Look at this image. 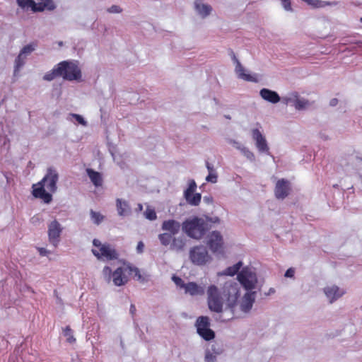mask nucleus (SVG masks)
Here are the masks:
<instances>
[{
	"instance_id": "nucleus-29",
	"label": "nucleus",
	"mask_w": 362,
	"mask_h": 362,
	"mask_svg": "<svg viewBox=\"0 0 362 362\" xmlns=\"http://www.w3.org/2000/svg\"><path fill=\"white\" fill-rule=\"evenodd\" d=\"M117 209L119 215L124 216L127 214L128 209V204L126 202H122L121 199H117Z\"/></svg>"
},
{
	"instance_id": "nucleus-24",
	"label": "nucleus",
	"mask_w": 362,
	"mask_h": 362,
	"mask_svg": "<svg viewBox=\"0 0 362 362\" xmlns=\"http://www.w3.org/2000/svg\"><path fill=\"white\" fill-rule=\"evenodd\" d=\"M194 7L199 14L201 15L203 18L209 16L212 10L211 6L202 4L201 0H196L194 1Z\"/></svg>"
},
{
	"instance_id": "nucleus-9",
	"label": "nucleus",
	"mask_w": 362,
	"mask_h": 362,
	"mask_svg": "<svg viewBox=\"0 0 362 362\" xmlns=\"http://www.w3.org/2000/svg\"><path fill=\"white\" fill-rule=\"evenodd\" d=\"M197 185L194 180H191L187 189L185 191L184 196L187 203L192 206H198L201 202L200 193H195Z\"/></svg>"
},
{
	"instance_id": "nucleus-49",
	"label": "nucleus",
	"mask_w": 362,
	"mask_h": 362,
	"mask_svg": "<svg viewBox=\"0 0 362 362\" xmlns=\"http://www.w3.org/2000/svg\"><path fill=\"white\" fill-rule=\"evenodd\" d=\"M338 103V100L337 98H333L330 100L329 105L331 106H336Z\"/></svg>"
},
{
	"instance_id": "nucleus-26",
	"label": "nucleus",
	"mask_w": 362,
	"mask_h": 362,
	"mask_svg": "<svg viewBox=\"0 0 362 362\" xmlns=\"http://www.w3.org/2000/svg\"><path fill=\"white\" fill-rule=\"evenodd\" d=\"M25 59V56L20 52L15 60L14 75H17L20 69L24 66Z\"/></svg>"
},
{
	"instance_id": "nucleus-44",
	"label": "nucleus",
	"mask_w": 362,
	"mask_h": 362,
	"mask_svg": "<svg viewBox=\"0 0 362 362\" xmlns=\"http://www.w3.org/2000/svg\"><path fill=\"white\" fill-rule=\"evenodd\" d=\"M294 273H295V270L293 268H289L286 270V273H285V276L286 277H293L294 276Z\"/></svg>"
},
{
	"instance_id": "nucleus-39",
	"label": "nucleus",
	"mask_w": 362,
	"mask_h": 362,
	"mask_svg": "<svg viewBox=\"0 0 362 362\" xmlns=\"http://www.w3.org/2000/svg\"><path fill=\"white\" fill-rule=\"evenodd\" d=\"M217 174L216 173H210L206 177V180L209 182L216 183L217 182Z\"/></svg>"
},
{
	"instance_id": "nucleus-27",
	"label": "nucleus",
	"mask_w": 362,
	"mask_h": 362,
	"mask_svg": "<svg viewBox=\"0 0 362 362\" xmlns=\"http://www.w3.org/2000/svg\"><path fill=\"white\" fill-rule=\"evenodd\" d=\"M185 242L182 238H174L170 245V249L176 251H181L184 249Z\"/></svg>"
},
{
	"instance_id": "nucleus-7",
	"label": "nucleus",
	"mask_w": 362,
	"mask_h": 362,
	"mask_svg": "<svg viewBox=\"0 0 362 362\" xmlns=\"http://www.w3.org/2000/svg\"><path fill=\"white\" fill-rule=\"evenodd\" d=\"M197 332L206 341H211L215 338V332L210 329V320L207 316L199 317L195 323Z\"/></svg>"
},
{
	"instance_id": "nucleus-37",
	"label": "nucleus",
	"mask_w": 362,
	"mask_h": 362,
	"mask_svg": "<svg viewBox=\"0 0 362 362\" xmlns=\"http://www.w3.org/2000/svg\"><path fill=\"white\" fill-rule=\"evenodd\" d=\"M172 280L177 286L180 287V288H185L187 284H185L180 277L173 275L172 276Z\"/></svg>"
},
{
	"instance_id": "nucleus-5",
	"label": "nucleus",
	"mask_w": 362,
	"mask_h": 362,
	"mask_svg": "<svg viewBox=\"0 0 362 362\" xmlns=\"http://www.w3.org/2000/svg\"><path fill=\"white\" fill-rule=\"evenodd\" d=\"M58 73L68 81L80 80L81 71L76 62L63 61L58 64Z\"/></svg>"
},
{
	"instance_id": "nucleus-46",
	"label": "nucleus",
	"mask_w": 362,
	"mask_h": 362,
	"mask_svg": "<svg viewBox=\"0 0 362 362\" xmlns=\"http://www.w3.org/2000/svg\"><path fill=\"white\" fill-rule=\"evenodd\" d=\"M34 356L31 354H28V356H25V359L23 360V362H34L31 359L33 358Z\"/></svg>"
},
{
	"instance_id": "nucleus-47",
	"label": "nucleus",
	"mask_w": 362,
	"mask_h": 362,
	"mask_svg": "<svg viewBox=\"0 0 362 362\" xmlns=\"http://www.w3.org/2000/svg\"><path fill=\"white\" fill-rule=\"evenodd\" d=\"M39 252L42 256L47 255L49 253V252L45 248H40Z\"/></svg>"
},
{
	"instance_id": "nucleus-33",
	"label": "nucleus",
	"mask_w": 362,
	"mask_h": 362,
	"mask_svg": "<svg viewBox=\"0 0 362 362\" xmlns=\"http://www.w3.org/2000/svg\"><path fill=\"white\" fill-rule=\"evenodd\" d=\"M64 337H66V341L69 343H74L76 341V339L73 335V331L69 326H66L63 331Z\"/></svg>"
},
{
	"instance_id": "nucleus-52",
	"label": "nucleus",
	"mask_w": 362,
	"mask_h": 362,
	"mask_svg": "<svg viewBox=\"0 0 362 362\" xmlns=\"http://www.w3.org/2000/svg\"><path fill=\"white\" fill-rule=\"evenodd\" d=\"M250 156H251L252 157H254V155H253V153H252L250 152Z\"/></svg>"
},
{
	"instance_id": "nucleus-36",
	"label": "nucleus",
	"mask_w": 362,
	"mask_h": 362,
	"mask_svg": "<svg viewBox=\"0 0 362 362\" xmlns=\"http://www.w3.org/2000/svg\"><path fill=\"white\" fill-rule=\"evenodd\" d=\"M144 214L145 217L150 221H153L157 218L156 213L153 209L147 208Z\"/></svg>"
},
{
	"instance_id": "nucleus-30",
	"label": "nucleus",
	"mask_w": 362,
	"mask_h": 362,
	"mask_svg": "<svg viewBox=\"0 0 362 362\" xmlns=\"http://www.w3.org/2000/svg\"><path fill=\"white\" fill-rule=\"evenodd\" d=\"M173 236L172 234L163 233L158 235V239L163 245L168 246L172 243Z\"/></svg>"
},
{
	"instance_id": "nucleus-17",
	"label": "nucleus",
	"mask_w": 362,
	"mask_h": 362,
	"mask_svg": "<svg viewBox=\"0 0 362 362\" xmlns=\"http://www.w3.org/2000/svg\"><path fill=\"white\" fill-rule=\"evenodd\" d=\"M259 95L262 99L273 104L279 103L281 100L280 96L276 91L268 88L261 89Z\"/></svg>"
},
{
	"instance_id": "nucleus-3",
	"label": "nucleus",
	"mask_w": 362,
	"mask_h": 362,
	"mask_svg": "<svg viewBox=\"0 0 362 362\" xmlns=\"http://www.w3.org/2000/svg\"><path fill=\"white\" fill-rule=\"evenodd\" d=\"M182 230L189 237L199 240L209 230V226L204 218L194 217L183 222Z\"/></svg>"
},
{
	"instance_id": "nucleus-45",
	"label": "nucleus",
	"mask_w": 362,
	"mask_h": 362,
	"mask_svg": "<svg viewBox=\"0 0 362 362\" xmlns=\"http://www.w3.org/2000/svg\"><path fill=\"white\" fill-rule=\"evenodd\" d=\"M206 167L209 171V173H216V170L214 168V166L211 163H209L208 161L206 162Z\"/></svg>"
},
{
	"instance_id": "nucleus-12",
	"label": "nucleus",
	"mask_w": 362,
	"mask_h": 362,
	"mask_svg": "<svg viewBox=\"0 0 362 362\" xmlns=\"http://www.w3.org/2000/svg\"><path fill=\"white\" fill-rule=\"evenodd\" d=\"M291 187L290 183L285 179L279 180L275 186L274 194L276 199H284L290 193Z\"/></svg>"
},
{
	"instance_id": "nucleus-10",
	"label": "nucleus",
	"mask_w": 362,
	"mask_h": 362,
	"mask_svg": "<svg viewBox=\"0 0 362 362\" xmlns=\"http://www.w3.org/2000/svg\"><path fill=\"white\" fill-rule=\"evenodd\" d=\"M127 263L124 262L123 266L117 268L112 274L113 284L117 286H124L129 281L127 274Z\"/></svg>"
},
{
	"instance_id": "nucleus-50",
	"label": "nucleus",
	"mask_w": 362,
	"mask_h": 362,
	"mask_svg": "<svg viewBox=\"0 0 362 362\" xmlns=\"http://www.w3.org/2000/svg\"><path fill=\"white\" fill-rule=\"evenodd\" d=\"M130 313L132 315H134L135 313H136V307L134 304H132L131 306H130Z\"/></svg>"
},
{
	"instance_id": "nucleus-48",
	"label": "nucleus",
	"mask_w": 362,
	"mask_h": 362,
	"mask_svg": "<svg viewBox=\"0 0 362 362\" xmlns=\"http://www.w3.org/2000/svg\"><path fill=\"white\" fill-rule=\"evenodd\" d=\"M214 358V356L211 354H207L206 355V360L208 362L213 361Z\"/></svg>"
},
{
	"instance_id": "nucleus-51",
	"label": "nucleus",
	"mask_w": 362,
	"mask_h": 362,
	"mask_svg": "<svg viewBox=\"0 0 362 362\" xmlns=\"http://www.w3.org/2000/svg\"><path fill=\"white\" fill-rule=\"evenodd\" d=\"M139 209H140L141 210L142 209V205L141 204H139Z\"/></svg>"
},
{
	"instance_id": "nucleus-23",
	"label": "nucleus",
	"mask_w": 362,
	"mask_h": 362,
	"mask_svg": "<svg viewBox=\"0 0 362 362\" xmlns=\"http://www.w3.org/2000/svg\"><path fill=\"white\" fill-rule=\"evenodd\" d=\"M87 175L95 187H100L103 185L102 175L91 168L86 169Z\"/></svg>"
},
{
	"instance_id": "nucleus-43",
	"label": "nucleus",
	"mask_w": 362,
	"mask_h": 362,
	"mask_svg": "<svg viewBox=\"0 0 362 362\" xmlns=\"http://www.w3.org/2000/svg\"><path fill=\"white\" fill-rule=\"evenodd\" d=\"M144 244L142 241H139L136 246V250L138 253H142L144 252Z\"/></svg>"
},
{
	"instance_id": "nucleus-35",
	"label": "nucleus",
	"mask_w": 362,
	"mask_h": 362,
	"mask_svg": "<svg viewBox=\"0 0 362 362\" xmlns=\"http://www.w3.org/2000/svg\"><path fill=\"white\" fill-rule=\"evenodd\" d=\"M35 45L33 44H29L25 46H24L22 49L21 50V53H22L25 57L28 54H30L32 52L35 50Z\"/></svg>"
},
{
	"instance_id": "nucleus-21",
	"label": "nucleus",
	"mask_w": 362,
	"mask_h": 362,
	"mask_svg": "<svg viewBox=\"0 0 362 362\" xmlns=\"http://www.w3.org/2000/svg\"><path fill=\"white\" fill-rule=\"evenodd\" d=\"M185 292L191 296H202L204 293V289L194 282H189L186 284Z\"/></svg>"
},
{
	"instance_id": "nucleus-28",
	"label": "nucleus",
	"mask_w": 362,
	"mask_h": 362,
	"mask_svg": "<svg viewBox=\"0 0 362 362\" xmlns=\"http://www.w3.org/2000/svg\"><path fill=\"white\" fill-rule=\"evenodd\" d=\"M241 267L242 262H238L235 264L226 269L225 271L223 272V274L233 276L238 272Z\"/></svg>"
},
{
	"instance_id": "nucleus-22",
	"label": "nucleus",
	"mask_w": 362,
	"mask_h": 362,
	"mask_svg": "<svg viewBox=\"0 0 362 362\" xmlns=\"http://www.w3.org/2000/svg\"><path fill=\"white\" fill-rule=\"evenodd\" d=\"M55 8L54 3L52 0H40V2H35V6L33 12L43 11L44 10L53 11Z\"/></svg>"
},
{
	"instance_id": "nucleus-42",
	"label": "nucleus",
	"mask_w": 362,
	"mask_h": 362,
	"mask_svg": "<svg viewBox=\"0 0 362 362\" xmlns=\"http://www.w3.org/2000/svg\"><path fill=\"white\" fill-rule=\"evenodd\" d=\"M107 11L110 13H120L122 9L118 6L113 5Z\"/></svg>"
},
{
	"instance_id": "nucleus-16",
	"label": "nucleus",
	"mask_w": 362,
	"mask_h": 362,
	"mask_svg": "<svg viewBox=\"0 0 362 362\" xmlns=\"http://www.w3.org/2000/svg\"><path fill=\"white\" fill-rule=\"evenodd\" d=\"M161 228L163 230L168 231V233L175 235L180 231V224L175 220L169 219L163 222Z\"/></svg>"
},
{
	"instance_id": "nucleus-1",
	"label": "nucleus",
	"mask_w": 362,
	"mask_h": 362,
	"mask_svg": "<svg viewBox=\"0 0 362 362\" xmlns=\"http://www.w3.org/2000/svg\"><path fill=\"white\" fill-rule=\"evenodd\" d=\"M207 303L210 310L220 313L223 310V302L231 310L237 304L240 296L238 284L235 281H227L224 284L221 293L215 285H211L207 289Z\"/></svg>"
},
{
	"instance_id": "nucleus-40",
	"label": "nucleus",
	"mask_w": 362,
	"mask_h": 362,
	"mask_svg": "<svg viewBox=\"0 0 362 362\" xmlns=\"http://www.w3.org/2000/svg\"><path fill=\"white\" fill-rule=\"evenodd\" d=\"M281 4L285 10L288 11H292L291 0H281Z\"/></svg>"
},
{
	"instance_id": "nucleus-4",
	"label": "nucleus",
	"mask_w": 362,
	"mask_h": 362,
	"mask_svg": "<svg viewBox=\"0 0 362 362\" xmlns=\"http://www.w3.org/2000/svg\"><path fill=\"white\" fill-rule=\"evenodd\" d=\"M93 245L94 247L91 250V252L98 259L112 261L119 258L118 251L115 246L108 243H102L98 239H94Z\"/></svg>"
},
{
	"instance_id": "nucleus-41",
	"label": "nucleus",
	"mask_w": 362,
	"mask_h": 362,
	"mask_svg": "<svg viewBox=\"0 0 362 362\" xmlns=\"http://www.w3.org/2000/svg\"><path fill=\"white\" fill-rule=\"evenodd\" d=\"M71 116L76 119V120L81 124L86 126V122L83 119V117L77 114H71Z\"/></svg>"
},
{
	"instance_id": "nucleus-31",
	"label": "nucleus",
	"mask_w": 362,
	"mask_h": 362,
	"mask_svg": "<svg viewBox=\"0 0 362 362\" xmlns=\"http://www.w3.org/2000/svg\"><path fill=\"white\" fill-rule=\"evenodd\" d=\"M17 4L22 8H30L33 11L35 6V1L33 0H17Z\"/></svg>"
},
{
	"instance_id": "nucleus-38",
	"label": "nucleus",
	"mask_w": 362,
	"mask_h": 362,
	"mask_svg": "<svg viewBox=\"0 0 362 362\" xmlns=\"http://www.w3.org/2000/svg\"><path fill=\"white\" fill-rule=\"evenodd\" d=\"M112 269H110V267L108 266H105L104 267L103 269V274L104 276V277L107 280V281H110L111 277H112Z\"/></svg>"
},
{
	"instance_id": "nucleus-14",
	"label": "nucleus",
	"mask_w": 362,
	"mask_h": 362,
	"mask_svg": "<svg viewBox=\"0 0 362 362\" xmlns=\"http://www.w3.org/2000/svg\"><path fill=\"white\" fill-rule=\"evenodd\" d=\"M233 59L236 63L235 71L238 75V77L246 81L257 82L256 77L245 73L244 67L241 65L238 59L236 58L235 54L232 51Z\"/></svg>"
},
{
	"instance_id": "nucleus-20",
	"label": "nucleus",
	"mask_w": 362,
	"mask_h": 362,
	"mask_svg": "<svg viewBox=\"0 0 362 362\" xmlns=\"http://www.w3.org/2000/svg\"><path fill=\"white\" fill-rule=\"evenodd\" d=\"M293 98H287L286 103H290V102L293 103V106L298 110H300L305 108L309 104V102L308 100H305L303 98H300L298 97V94L297 93H293Z\"/></svg>"
},
{
	"instance_id": "nucleus-6",
	"label": "nucleus",
	"mask_w": 362,
	"mask_h": 362,
	"mask_svg": "<svg viewBox=\"0 0 362 362\" xmlns=\"http://www.w3.org/2000/svg\"><path fill=\"white\" fill-rule=\"evenodd\" d=\"M189 259L197 266H204L211 262L212 257L204 245H199L192 247L189 252Z\"/></svg>"
},
{
	"instance_id": "nucleus-32",
	"label": "nucleus",
	"mask_w": 362,
	"mask_h": 362,
	"mask_svg": "<svg viewBox=\"0 0 362 362\" xmlns=\"http://www.w3.org/2000/svg\"><path fill=\"white\" fill-rule=\"evenodd\" d=\"M58 64L55 66L52 71L46 73L43 76V79L45 81H52L57 76H60L59 74L57 71Z\"/></svg>"
},
{
	"instance_id": "nucleus-8",
	"label": "nucleus",
	"mask_w": 362,
	"mask_h": 362,
	"mask_svg": "<svg viewBox=\"0 0 362 362\" xmlns=\"http://www.w3.org/2000/svg\"><path fill=\"white\" fill-rule=\"evenodd\" d=\"M206 245L214 254L224 253V241L218 231H212L206 238Z\"/></svg>"
},
{
	"instance_id": "nucleus-25",
	"label": "nucleus",
	"mask_w": 362,
	"mask_h": 362,
	"mask_svg": "<svg viewBox=\"0 0 362 362\" xmlns=\"http://www.w3.org/2000/svg\"><path fill=\"white\" fill-rule=\"evenodd\" d=\"M127 267L128 275H132L134 279L141 282H144L146 281V277L141 274L139 268L132 265L129 263H127Z\"/></svg>"
},
{
	"instance_id": "nucleus-2",
	"label": "nucleus",
	"mask_w": 362,
	"mask_h": 362,
	"mask_svg": "<svg viewBox=\"0 0 362 362\" xmlns=\"http://www.w3.org/2000/svg\"><path fill=\"white\" fill-rule=\"evenodd\" d=\"M58 180L57 171L52 167L49 168L44 177L37 183L33 185V196L42 199L45 204H49L52 201V194L57 189Z\"/></svg>"
},
{
	"instance_id": "nucleus-19",
	"label": "nucleus",
	"mask_w": 362,
	"mask_h": 362,
	"mask_svg": "<svg viewBox=\"0 0 362 362\" xmlns=\"http://www.w3.org/2000/svg\"><path fill=\"white\" fill-rule=\"evenodd\" d=\"M324 292L330 303L336 300L344 293V291H341L337 286H327L325 288Z\"/></svg>"
},
{
	"instance_id": "nucleus-34",
	"label": "nucleus",
	"mask_w": 362,
	"mask_h": 362,
	"mask_svg": "<svg viewBox=\"0 0 362 362\" xmlns=\"http://www.w3.org/2000/svg\"><path fill=\"white\" fill-rule=\"evenodd\" d=\"M90 216L93 221L97 225L100 224L104 219V216L102 214L93 210H90Z\"/></svg>"
},
{
	"instance_id": "nucleus-15",
	"label": "nucleus",
	"mask_w": 362,
	"mask_h": 362,
	"mask_svg": "<svg viewBox=\"0 0 362 362\" xmlns=\"http://www.w3.org/2000/svg\"><path fill=\"white\" fill-rule=\"evenodd\" d=\"M255 300V292H247L243 297L240 302V309L244 313L249 312Z\"/></svg>"
},
{
	"instance_id": "nucleus-18",
	"label": "nucleus",
	"mask_w": 362,
	"mask_h": 362,
	"mask_svg": "<svg viewBox=\"0 0 362 362\" xmlns=\"http://www.w3.org/2000/svg\"><path fill=\"white\" fill-rule=\"evenodd\" d=\"M251 274L243 270L238 274L239 282L246 290H251L255 287V283L250 279Z\"/></svg>"
},
{
	"instance_id": "nucleus-11",
	"label": "nucleus",
	"mask_w": 362,
	"mask_h": 362,
	"mask_svg": "<svg viewBox=\"0 0 362 362\" xmlns=\"http://www.w3.org/2000/svg\"><path fill=\"white\" fill-rule=\"evenodd\" d=\"M62 228L59 223L54 220L48 226V236L49 242L56 247L59 242Z\"/></svg>"
},
{
	"instance_id": "nucleus-13",
	"label": "nucleus",
	"mask_w": 362,
	"mask_h": 362,
	"mask_svg": "<svg viewBox=\"0 0 362 362\" xmlns=\"http://www.w3.org/2000/svg\"><path fill=\"white\" fill-rule=\"evenodd\" d=\"M252 139L255 141L256 147L260 152H268L269 147L265 137L262 135L258 129H253L252 130Z\"/></svg>"
},
{
	"instance_id": "nucleus-53",
	"label": "nucleus",
	"mask_w": 362,
	"mask_h": 362,
	"mask_svg": "<svg viewBox=\"0 0 362 362\" xmlns=\"http://www.w3.org/2000/svg\"><path fill=\"white\" fill-rule=\"evenodd\" d=\"M360 21H361V22H362V18H361Z\"/></svg>"
}]
</instances>
